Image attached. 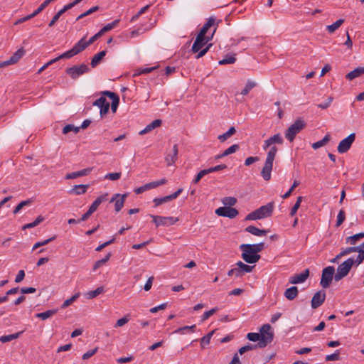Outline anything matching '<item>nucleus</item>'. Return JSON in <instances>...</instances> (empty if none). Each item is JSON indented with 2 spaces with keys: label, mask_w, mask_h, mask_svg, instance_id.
I'll use <instances>...</instances> for the list:
<instances>
[{
  "label": "nucleus",
  "mask_w": 364,
  "mask_h": 364,
  "mask_svg": "<svg viewBox=\"0 0 364 364\" xmlns=\"http://www.w3.org/2000/svg\"><path fill=\"white\" fill-rule=\"evenodd\" d=\"M235 54L231 55H226L223 59L219 61L220 65L232 64L236 61Z\"/></svg>",
  "instance_id": "nucleus-42"
},
{
  "label": "nucleus",
  "mask_w": 364,
  "mask_h": 364,
  "mask_svg": "<svg viewBox=\"0 0 364 364\" xmlns=\"http://www.w3.org/2000/svg\"><path fill=\"white\" fill-rule=\"evenodd\" d=\"M256 86V83L252 81H248L245 85L244 89L242 90L241 94L242 95H247L250 91Z\"/></svg>",
  "instance_id": "nucleus-49"
},
{
  "label": "nucleus",
  "mask_w": 364,
  "mask_h": 364,
  "mask_svg": "<svg viewBox=\"0 0 364 364\" xmlns=\"http://www.w3.org/2000/svg\"><path fill=\"white\" fill-rule=\"evenodd\" d=\"M178 145L174 144L173 146L172 151L166 155L165 161L167 166L173 165L178 159Z\"/></svg>",
  "instance_id": "nucleus-21"
},
{
  "label": "nucleus",
  "mask_w": 364,
  "mask_h": 364,
  "mask_svg": "<svg viewBox=\"0 0 364 364\" xmlns=\"http://www.w3.org/2000/svg\"><path fill=\"white\" fill-rule=\"evenodd\" d=\"M101 94L109 97L112 100L111 109L113 113H115L119 103V96L111 91H103Z\"/></svg>",
  "instance_id": "nucleus-18"
},
{
  "label": "nucleus",
  "mask_w": 364,
  "mask_h": 364,
  "mask_svg": "<svg viewBox=\"0 0 364 364\" xmlns=\"http://www.w3.org/2000/svg\"><path fill=\"white\" fill-rule=\"evenodd\" d=\"M302 199H303L302 196H299L297 198L295 204L294 205V206L291 209V211H290V215L291 216H294L296 214V213L297 212L298 209L299 208V207L301 205V203L302 201Z\"/></svg>",
  "instance_id": "nucleus-48"
},
{
  "label": "nucleus",
  "mask_w": 364,
  "mask_h": 364,
  "mask_svg": "<svg viewBox=\"0 0 364 364\" xmlns=\"http://www.w3.org/2000/svg\"><path fill=\"white\" fill-rule=\"evenodd\" d=\"M120 177H121V173L120 172H118V173H107L105 176V178L109 179V180H111V181H116V180L119 179Z\"/></svg>",
  "instance_id": "nucleus-62"
},
{
  "label": "nucleus",
  "mask_w": 364,
  "mask_h": 364,
  "mask_svg": "<svg viewBox=\"0 0 364 364\" xmlns=\"http://www.w3.org/2000/svg\"><path fill=\"white\" fill-rule=\"evenodd\" d=\"M237 202V200L234 197H225L223 200V204L229 205L228 207L234 205Z\"/></svg>",
  "instance_id": "nucleus-58"
},
{
  "label": "nucleus",
  "mask_w": 364,
  "mask_h": 364,
  "mask_svg": "<svg viewBox=\"0 0 364 364\" xmlns=\"http://www.w3.org/2000/svg\"><path fill=\"white\" fill-rule=\"evenodd\" d=\"M277 151V148L275 146H273L271 147V149L269 150L267 153L264 165L261 171V176H262L263 179L266 181H269L271 178L273 161L274 160Z\"/></svg>",
  "instance_id": "nucleus-1"
},
{
  "label": "nucleus",
  "mask_w": 364,
  "mask_h": 364,
  "mask_svg": "<svg viewBox=\"0 0 364 364\" xmlns=\"http://www.w3.org/2000/svg\"><path fill=\"white\" fill-rule=\"evenodd\" d=\"M236 132V129L234 127H230L225 133L220 134L218 136V140L220 142L225 141L228 138L233 135Z\"/></svg>",
  "instance_id": "nucleus-34"
},
{
  "label": "nucleus",
  "mask_w": 364,
  "mask_h": 364,
  "mask_svg": "<svg viewBox=\"0 0 364 364\" xmlns=\"http://www.w3.org/2000/svg\"><path fill=\"white\" fill-rule=\"evenodd\" d=\"M364 74V67H358L353 70L350 71L346 75V78L348 80H353V79L358 77Z\"/></svg>",
  "instance_id": "nucleus-27"
},
{
  "label": "nucleus",
  "mask_w": 364,
  "mask_h": 364,
  "mask_svg": "<svg viewBox=\"0 0 364 364\" xmlns=\"http://www.w3.org/2000/svg\"><path fill=\"white\" fill-rule=\"evenodd\" d=\"M127 196V194L120 195V194L117 193V194H115L112 198V199L110 200V203H112L114 201L115 202L114 208H115L116 212H119L122 210Z\"/></svg>",
  "instance_id": "nucleus-19"
},
{
  "label": "nucleus",
  "mask_w": 364,
  "mask_h": 364,
  "mask_svg": "<svg viewBox=\"0 0 364 364\" xmlns=\"http://www.w3.org/2000/svg\"><path fill=\"white\" fill-rule=\"evenodd\" d=\"M357 251H358V246L346 247L339 253V257H344L352 252H356Z\"/></svg>",
  "instance_id": "nucleus-43"
},
{
  "label": "nucleus",
  "mask_w": 364,
  "mask_h": 364,
  "mask_svg": "<svg viewBox=\"0 0 364 364\" xmlns=\"http://www.w3.org/2000/svg\"><path fill=\"white\" fill-rule=\"evenodd\" d=\"M43 220H44V218L41 215H39L38 217H37V218L33 222L24 225L23 226V230L34 228V227L37 226L38 225H39Z\"/></svg>",
  "instance_id": "nucleus-40"
},
{
  "label": "nucleus",
  "mask_w": 364,
  "mask_h": 364,
  "mask_svg": "<svg viewBox=\"0 0 364 364\" xmlns=\"http://www.w3.org/2000/svg\"><path fill=\"white\" fill-rule=\"evenodd\" d=\"M217 311H218L217 308H213L209 311L204 312L203 315L202 316L201 320L203 321L207 320L209 317H210L212 315H213Z\"/></svg>",
  "instance_id": "nucleus-63"
},
{
  "label": "nucleus",
  "mask_w": 364,
  "mask_h": 364,
  "mask_svg": "<svg viewBox=\"0 0 364 364\" xmlns=\"http://www.w3.org/2000/svg\"><path fill=\"white\" fill-rule=\"evenodd\" d=\"M90 187V185L88 184H80V185H75L71 188L68 193L70 194H74L76 196H80L85 194L88 188Z\"/></svg>",
  "instance_id": "nucleus-22"
},
{
  "label": "nucleus",
  "mask_w": 364,
  "mask_h": 364,
  "mask_svg": "<svg viewBox=\"0 0 364 364\" xmlns=\"http://www.w3.org/2000/svg\"><path fill=\"white\" fill-rule=\"evenodd\" d=\"M22 333L23 332L21 331V332H18V333L10 334V335L2 336L0 337V341L2 343L9 342L14 339L18 338Z\"/></svg>",
  "instance_id": "nucleus-38"
},
{
  "label": "nucleus",
  "mask_w": 364,
  "mask_h": 364,
  "mask_svg": "<svg viewBox=\"0 0 364 364\" xmlns=\"http://www.w3.org/2000/svg\"><path fill=\"white\" fill-rule=\"evenodd\" d=\"M105 96V95H102V96L99 99H97L93 102V105L98 107L100 109L105 104L108 102L106 100Z\"/></svg>",
  "instance_id": "nucleus-55"
},
{
  "label": "nucleus",
  "mask_w": 364,
  "mask_h": 364,
  "mask_svg": "<svg viewBox=\"0 0 364 364\" xmlns=\"http://www.w3.org/2000/svg\"><path fill=\"white\" fill-rule=\"evenodd\" d=\"M161 124H162V121L161 119H155L153 122H151L150 124L146 125V127L144 129L141 130L139 132V134L143 135V134H147V133L150 132L151 131H152L153 129H154L155 128L160 127L161 125Z\"/></svg>",
  "instance_id": "nucleus-25"
},
{
  "label": "nucleus",
  "mask_w": 364,
  "mask_h": 364,
  "mask_svg": "<svg viewBox=\"0 0 364 364\" xmlns=\"http://www.w3.org/2000/svg\"><path fill=\"white\" fill-rule=\"evenodd\" d=\"M54 0H45L40 6L39 7L34 11L35 14L36 16L39 14L50 3L53 1Z\"/></svg>",
  "instance_id": "nucleus-59"
},
{
  "label": "nucleus",
  "mask_w": 364,
  "mask_h": 364,
  "mask_svg": "<svg viewBox=\"0 0 364 364\" xmlns=\"http://www.w3.org/2000/svg\"><path fill=\"white\" fill-rule=\"evenodd\" d=\"M211 39L210 37H206L203 36H200V34H198L193 45L192 46L191 50L193 53H198L200 49L203 48V46H205L207 43Z\"/></svg>",
  "instance_id": "nucleus-13"
},
{
  "label": "nucleus",
  "mask_w": 364,
  "mask_h": 364,
  "mask_svg": "<svg viewBox=\"0 0 364 364\" xmlns=\"http://www.w3.org/2000/svg\"><path fill=\"white\" fill-rule=\"evenodd\" d=\"M108 193L103 194L99 197H97L95 201L91 204V205L89 208V210L93 213L95 211L97 210L99 205L106 200H107Z\"/></svg>",
  "instance_id": "nucleus-24"
},
{
  "label": "nucleus",
  "mask_w": 364,
  "mask_h": 364,
  "mask_svg": "<svg viewBox=\"0 0 364 364\" xmlns=\"http://www.w3.org/2000/svg\"><path fill=\"white\" fill-rule=\"evenodd\" d=\"M215 18L213 16L210 17L207 22L203 25L198 34L205 36L208 29L215 24Z\"/></svg>",
  "instance_id": "nucleus-31"
},
{
  "label": "nucleus",
  "mask_w": 364,
  "mask_h": 364,
  "mask_svg": "<svg viewBox=\"0 0 364 364\" xmlns=\"http://www.w3.org/2000/svg\"><path fill=\"white\" fill-rule=\"evenodd\" d=\"M326 299V293L322 291H318L314 295L311 299V308L315 309L323 304Z\"/></svg>",
  "instance_id": "nucleus-17"
},
{
  "label": "nucleus",
  "mask_w": 364,
  "mask_h": 364,
  "mask_svg": "<svg viewBox=\"0 0 364 364\" xmlns=\"http://www.w3.org/2000/svg\"><path fill=\"white\" fill-rule=\"evenodd\" d=\"M151 218L153 219V222L154 223L156 227L170 226L175 224L177 221H178V218H174L171 216L164 217L151 215Z\"/></svg>",
  "instance_id": "nucleus-8"
},
{
  "label": "nucleus",
  "mask_w": 364,
  "mask_h": 364,
  "mask_svg": "<svg viewBox=\"0 0 364 364\" xmlns=\"http://www.w3.org/2000/svg\"><path fill=\"white\" fill-rule=\"evenodd\" d=\"M92 168H84V169L78 171L69 173L66 174L65 178V179H73V178H76L77 177L87 176L92 171Z\"/></svg>",
  "instance_id": "nucleus-23"
},
{
  "label": "nucleus",
  "mask_w": 364,
  "mask_h": 364,
  "mask_svg": "<svg viewBox=\"0 0 364 364\" xmlns=\"http://www.w3.org/2000/svg\"><path fill=\"white\" fill-rule=\"evenodd\" d=\"M260 219L261 218L257 212V210H255V211L251 212L245 218L246 220H260Z\"/></svg>",
  "instance_id": "nucleus-57"
},
{
  "label": "nucleus",
  "mask_w": 364,
  "mask_h": 364,
  "mask_svg": "<svg viewBox=\"0 0 364 364\" xmlns=\"http://www.w3.org/2000/svg\"><path fill=\"white\" fill-rule=\"evenodd\" d=\"M80 131L79 127H75L73 124H68L63 129V133L66 134L70 132H74L75 133H78Z\"/></svg>",
  "instance_id": "nucleus-47"
},
{
  "label": "nucleus",
  "mask_w": 364,
  "mask_h": 364,
  "mask_svg": "<svg viewBox=\"0 0 364 364\" xmlns=\"http://www.w3.org/2000/svg\"><path fill=\"white\" fill-rule=\"evenodd\" d=\"M80 296V293L75 294L72 297L68 299H66L62 304L61 308L65 309L70 305H71L78 297Z\"/></svg>",
  "instance_id": "nucleus-46"
},
{
  "label": "nucleus",
  "mask_w": 364,
  "mask_h": 364,
  "mask_svg": "<svg viewBox=\"0 0 364 364\" xmlns=\"http://www.w3.org/2000/svg\"><path fill=\"white\" fill-rule=\"evenodd\" d=\"M344 22L343 19H338L331 25L327 26L326 29L330 33H333L337 30Z\"/></svg>",
  "instance_id": "nucleus-39"
},
{
  "label": "nucleus",
  "mask_w": 364,
  "mask_h": 364,
  "mask_svg": "<svg viewBox=\"0 0 364 364\" xmlns=\"http://www.w3.org/2000/svg\"><path fill=\"white\" fill-rule=\"evenodd\" d=\"M364 237V232H360L346 238V243L355 245L360 241L361 239Z\"/></svg>",
  "instance_id": "nucleus-30"
},
{
  "label": "nucleus",
  "mask_w": 364,
  "mask_h": 364,
  "mask_svg": "<svg viewBox=\"0 0 364 364\" xmlns=\"http://www.w3.org/2000/svg\"><path fill=\"white\" fill-rule=\"evenodd\" d=\"M306 126L304 120L299 118L297 119L285 132V137L290 141L292 142L295 139V136Z\"/></svg>",
  "instance_id": "nucleus-4"
},
{
  "label": "nucleus",
  "mask_w": 364,
  "mask_h": 364,
  "mask_svg": "<svg viewBox=\"0 0 364 364\" xmlns=\"http://www.w3.org/2000/svg\"><path fill=\"white\" fill-rule=\"evenodd\" d=\"M110 257H111V253L109 252L103 259L95 262L94 267H93V270L95 271L98 268H100L102 265H104L109 259Z\"/></svg>",
  "instance_id": "nucleus-41"
},
{
  "label": "nucleus",
  "mask_w": 364,
  "mask_h": 364,
  "mask_svg": "<svg viewBox=\"0 0 364 364\" xmlns=\"http://www.w3.org/2000/svg\"><path fill=\"white\" fill-rule=\"evenodd\" d=\"M166 183V180L165 178H162V179H161L159 181H152V182L148 183L144 186H141L136 188L134 190V193L136 194H141L146 191L157 188L158 186L164 185Z\"/></svg>",
  "instance_id": "nucleus-12"
},
{
  "label": "nucleus",
  "mask_w": 364,
  "mask_h": 364,
  "mask_svg": "<svg viewBox=\"0 0 364 364\" xmlns=\"http://www.w3.org/2000/svg\"><path fill=\"white\" fill-rule=\"evenodd\" d=\"M31 203V200H26L23 201H21L20 203L17 205V206L14 210V213L16 214L18 213L24 206L30 205Z\"/></svg>",
  "instance_id": "nucleus-52"
},
{
  "label": "nucleus",
  "mask_w": 364,
  "mask_h": 364,
  "mask_svg": "<svg viewBox=\"0 0 364 364\" xmlns=\"http://www.w3.org/2000/svg\"><path fill=\"white\" fill-rule=\"evenodd\" d=\"M55 238H56V235H54V236H53V237H50V238H48V239H47V240H45L41 241V242H36V243L33 245V250H36V249H37V248H38V247H41V246H44V245H47V244L50 243V242H52V241H53L54 240H55Z\"/></svg>",
  "instance_id": "nucleus-50"
},
{
  "label": "nucleus",
  "mask_w": 364,
  "mask_h": 364,
  "mask_svg": "<svg viewBox=\"0 0 364 364\" xmlns=\"http://www.w3.org/2000/svg\"><path fill=\"white\" fill-rule=\"evenodd\" d=\"M240 148L238 144H233L223 151V156H228L236 152Z\"/></svg>",
  "instance_id": "nucleus-54"
},
{
  "label": "nucleus",
  "mask_w": 364,
  "mask_h": 364,
  "mask_svg": "<svg viewBox=\"0 0 364 364\" xmlns=\"http://www.w3.org/2000/svg\"><path fill=\"white\" fill-rule=\"evenodd\" d=\"M25 50L23 48L16 50L9 60L0 63V68L14 65L24 55Z\"/></svg>",
  "instance_id": "nucleus-10"
},
{
  "label": "nucleus",
  "mask_w": 364,
  "mask_h": 364,
  "mask_svg": "<svg viewBox=\"0 0 364 364\" xmlns=\"http://www.w3.org/2000/svg\"><path fill=\"white\" fill-rule=\"evenodd\" d=\"M356 252H358V255L356 259H354L353 265H355L356 267H358L359 264H360L363 262L364 255L360 252V249H358V251H357Z\"/></svg>",
  "instance_id": "nucleus-61"
},
{
  "label": "nucleus",
  "mask_w": 364,
  "mask_h": 364,
  "mask_svg": "<svg viewBox=\"0 0 364 364\" xmlns=\"http://www.w3.org/2000/svg\"><path fill=\"white\" fill-rule=\"evenodd\" d=\"M183 191V188H178L176 192L173 193L166 196L162 198H156L154 199L153 202L155 204V206H159L164 203H167L170 200H172L173 199H176L178 197V196L181 194V193Z\"/></svg>",
  "instance_id": "nucleus-14"
},
{
  "label": "nucleus",
  "mask_w": 364,
  "mask_h": 364,
  "mask_svg": "<svg viewBox=\"0 0 364 364\" xmlns=\"http://www.w3.org/2000/svg\"><path fill=\"white\" fill-rule=\"evenodd\" d=\"M237 267L240 269V271L245 274V273L251 272L254 268V266H250L246 264H244L242 262L239 261L236 263Z\"/></svg>",
  "instance_id": "nucleus-36"
},
{
  "label": "nucleus",
  "mask_w": 364,
  "mask_h": 364,
  "mask_svg": "<svg viewBox=\"0 0 364 364\" xmlns=\"http://www.w3.org/2000/svg\"><path fill=\"white\" fill-rule=\"evenodd\" d=\"M257 346H258L257 344V345L248 344L247 346H245L240 348L239 349V353L240 355H242L243 353H245V352H247L248 350H251L256 348Z\"/></svg>",
  "instance_id": "nucleus-60"
},
{
  "label": "nucleus",
  "mask_w": 364,
  "mask_h": 364,
  "mask_svg": "<svg viewBox=\"0 0 364 364\" xmlns=\"http://www.w3.org/2000/svg\"><path fill=\"white\" fill-rule=\"evenodd\" d=\"M274 202H269L265 205H262L257 209L260 218L262 219L271 216L274 210Z\"/></svg>",
  "instance_id": "nucleus-15"
},
{
  "label": "nucleus",
  "mask_w": 364,
  "mask_h": 364,
  "mask_svg": "<svg viewBox=\"0 0 364 364\" xmlns=\"http://www.w3.org/2000/svg\"><path fill=\"white\" fill-rule=\"evenodd\" d=\"M240 249L242 252L241 257L247 263L254 264L259 260L260 255L255 252L251 244H242L240 246Z\"/></svg>",
  "instance_id": "nucleus-2"
},
{
  "label": "nucleus",
  "mask_w": 364,
  "mask_h": 364,
  "mask_svg": "<svg viewBox=\"0 0 364 364\" xmlns=\"http://www.w3.org/2000/svg\"><path fill=\"white\" fill-rule=\"evenodd\" d=\"M251 246L254 249V250L255 251V252L257 254H258L259 252H262L264 247H265V245L264 242H260V243H257V244H251Z\"/></svg>",
  "instance_id": "nucleus-64"
},
{
  "label": "nucleus",
  "mask_w": 364,
  "mask_h": 364,
  "mask_svg": "<svg viewBox=\"0 0 364 364\" xmlns=\"http://www.w3.org/2000/svg\"><path fill=\"white\" fill-rule=\"evenodd\" d=\"M215 213L219 216L235 218L238 215V211L234 208L225 206L216 209Z\"/></svg>",
  "instance_id": "nucleus-11"
},
{
  "label": "nucleus",
  "mask_w": 364,
  "mask_h": 364,
  "mask_svg": "<svg viewBox=\"0 0 364 364\" xmlns=\"http://www.w3.org/2000/svg\"><path fill=\"white\" fill-rule=\"evenodd\" d=\"M259 332L261 338L257 343V346L259 348H263L273 341L274 333L272 331L271 326L268 323L262 326Z\"/></svg>",
  "instance_id": "nucleus-3"
},
{
  "label": "nucleus",
  "mask_w": 364,
  "mask_h": 364,
  "mask_svg": "<svg viewBox=\"0 0 364 364\" xmlns=\"http://www.w3.org/2000/svg\"><path fill=\"white\" fill-rule=\"evenodd\" d=\"M353 262L354 259L350 257L338 265L336 273L334 275V279L338 282L347 276L353 265Z\"/></svg>",
  "instance_id": "nucleus-5"
},
{
  "label": "nucleus",
  "mask_w": 364,
  "mask_h": 364,
  "mask_svg": "<svg viewBox=\"0 0 364 364\" xmlns=\"http://www.w3.org/2000/svg\"><path fill=\"white\" fill-rule=\"evenodd\" d=\"M213 333H214V331H211L201 338L200 344H201V347L203 348H204L205 345L209 344L210 338H211Z\"/></svg>",
  "instance_id": "nucleus-56"
},
{
  "label": "nucleus",
  "mask_w": 364,
  "mask_h": 364,
  "mask_svg": "<svg viewBox=\"0 0 364 364\" xmlns=\"http://www.w3.org/2000/svg\"><path fill=\"white\" fill-rule=\"evenodd\" d=\"M119 22V19L114 20L112 23H109L105 25L103 28H102L100 30V31L103 35L104 33H105L111 31L114 28H115L118 25Z\"/></svg>",
  "instance_id": "nucleus-37"
},
{
  "label": "nucleus",
  "mask_w": 364,
  "mask_h": 364,
  "mask_svg": "<svg viewBox=\"0 0 364 364\" xmlns=\"http://www.w3.org/2000/svg\"><path fill=\"white\" fill-rule=\"evenodd\" d=\"M245 231L255 236H264L269 232L268 230H261L254 225L247 227Z\"/></svg>",
  "instance_id": "nucleus-26"
},
{
  "label": "nucleus",
  "mask_w": 364,
  "mask_h": 364,
  "mask_svg": "<svg viewBox=\"0 0 364 364\" xmlns=\"http://www.w3.org/2000/svg\"><path fill=\"white\" fill-rule=\"evenodd\" d=\"M283 139L280 134H274L264 141L263 149L266 150L274 144H282Z\"/></svg>",
  "instance_id": "nucleus-20"
},
{
  "label": "nucleus",
  "mask_w": 364,
  "mask_h": 364,
  "mask_svg": "<svg viewBox=\"0 0 364 364\" xmlns=\"http://www.w3.org/2000/svg\"><path fill=\"white\" fill-rule=\"evenodd\" d=\"M104 292L102 287H97L95 290L89 291L87 295L88 299H93Z\"/></svg>",
  "instance_id": "nucleus-44"
},
{
  "label": "nucleus",
  "mask_w": 364,
  "mask_h": 364,
  "mask_svg": "<svg viewBox=\"0 0 364 364\" xmlns=\"http://www.w3.org/2000/svg\"><path fill=\"white\" fill-rule=\"evenodd\" d=\"M228 275L229 277L235 276L236 277H241L244 274L240 271V269L237 267L235 268H232L230 270H229L228 272Z\"/></svg>",
  "instance_id": "nucleus-53"
},
{
  "label": "nucleus",
  "mask_w": 364,
  "mask_h": 364,
  "mask_svg": "<svg viewBox=\"0 0 364 364\" xmlns=\"http://www.w3.org/2000/svg\"><path fill=\"white\" fill-rule=\"evenodd\" d=\"M299 294L298 288L295 286L288 288L285 290L284 295L288 300L294 299Z\"/></svg>",
  "instance_id": "nucleus-29"
},
{
  "label": "nucleus",
  "mask_w": 364,
  "mask_h": 364,
  "mask_svg": "<svg viewBox=\"0 0 364 364\" xmlns=\"http://www.w3.org/2000/svg\"><path fill=\"white\" fill-rule=\"evenodd\" d=\"M196 328V325L185 326L178 328V329H176L174 331V333L183 334V333H185L186 331H190V332H194V330H195Z\"/></svg>",
  "instance_id": "nucleus-45"
},
{
  "label": "nucleus",
  "mask_w": 364,
  "mask_h": 364,
  "mask_svg": "<svg viewBox=\"0 0 364 364\" xmlns=\"http://www.w3.org/2000/svg\"><path fill=\"white\" fill-rule=\"evenodd\" d=\"M85 38H81L73 47L71 48L74 50V53L77 55L80 52L83 51L85 48H87L89 46L87 44V42L85 41Z\"/></svg>",
  "instance_id": "nucleus-28"
},
{
  "label": "nucleus",
  "mask_w": 364,
  "mask_h": 364,
  "mask_svg": "<svg viewBox=\"0 0 364 364\" xmlns=\"http://www.w3.org/2000/svg\"><path fill=\"white\" fill-rule=\"evenodd\" d=\"M355 134L354 133H352V134H349L346 138L341 140L339 142L338 148H337L338 151L340 154H343V153L347 152L350 149L353 141H355Z\"/></svg>",
  "instance_id": "nucleus-9"
},
{
  "label": "nucleus",
  "mask_w": 364,
  "mask_h": 364,
  "mask_svg": "<svg viewBox=\"0 0 364 364\" xmlns=\"http://www.w3.org/2000/svg\"><path fill=\"white\" fill-rule=\"evenodd\" d=\"M105 55H106L105 50L100 51L98 53H97L96 55H95L91 60V63H90L91 66L92 68L96 67L100 63L101 60L105 56Z\"/></svg>",
  "instance_id": "nucleus-33"
},
{
  "label": "nucleus",
  "mask_w": 364,
  "mask_h": 364,
  "mask_svg": "<svg viewBox=\"0 0 364 364\" xmlns=\"http://www.w3.org/2000/svg\"><path fill=\"white\" fill-rule=\"evenodd\" d=\"M345 219H346L345 211L343 209H341L337 215V220H336V226L339 227L340 225H341V224L344 222Z\"/></svg>",
  "instance_id": "nucleus-51"
},
{
  "label": "nucleus",
  "mask_w": 364,
  "mask_h": 364,
  "mask_svg": "<svg viewBox=\"0 0 364 364\" xmlns=\"http://www.w3.org/2000/svg\"><path fill=\"white\" fill-rule=\"evenodd\" d=\"M335 275V268L333 266H328L324 268L322 271L321 279L320 282L321 286L323 289H327L330 287L333 279Z\"/></svg>",
  "instance_id": "nucleus-6"
},
{
  "label": "nucleus",
  "mask_w": 364,
  "mask_h": 364,
  "mask_svg": "<svg viewBox=\"0 0 364 364\" xmlns=\"http://www.w3.org/2000/svg\"><path fill=\"white\" fill-rule=\"evenodd\" d=\"M309 276V269H306L300 274H296L289 278V283L292 284H297L304 283Z\"/></svg>",
  "instance_id": "nucleus-16"
},
{
  "label": "nucleus",
  "mask_w": 364,
  "mask_h": 364,
  "mask_svg": "<svg viewBox=\"0 0 364 364\" xmlns=\"http://www.w3.org/2000/svg\"><path fill=\"white\" fill-rule=\"evenodd\" d=\"M58 312L57 309H50L44 312L38 313L36 314V317L41 318L42 320H46L53 315H55Z\"/></svg>",
  "instance_id": "nucleus-32"
},
{
  "label": "nucleus",
  "mask_w": 364,
  "mask_h": 364,
  "mask_svg": "<svg viewBox=\"0 0 364 364\" xmlns=\"http://www.w3.org/2000/svg\"><path fill=\"white\" fill-rule=\"evenodd\" d=\"M331 136L328 134H326L321 140L315 142L312 144V148L314 149H317L318 148H321L323 146H325L329 141H330Z\"/></svg>",
  "instance_id": "nucleus-35"
},
{
  "label": "nucleus",
  "mask_w": 364,
  "mask_h": 364,
  "mask_svg": "<svg viewBox=\"0 0 364 364\" xmlns=\"http://www.w3.org/2000/svg\"><path fill=\"white\" fill-rule=\"evenodd\" d=\"M65 72L68 75L70 76L72 79L76 80L80 75L89 73L90 68L88 65L85 64H81L80 65H74L67 68Z\"/></svg>",
  "instance_id": "nucleus-7"
}]
</instances>
